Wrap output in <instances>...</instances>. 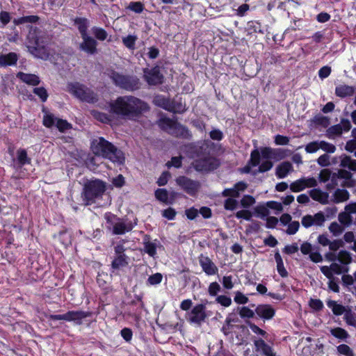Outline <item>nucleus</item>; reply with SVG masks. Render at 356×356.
Returning <instances> with one entry per match:
<instances>
[{"label": "nucleus", "instance_id": "nucleus-14", "mask_svg": "<svg viewBox=\"0 0 356 356\" xmlns=\"http://www.w3.org/2000/svg\"><path fill=\"white\" fill-rule=\"evenodd\" d=\"M81 38L83 41L79 44V49L81 51H83L84 52L87 53L88 54L92 55L96 54L97 51V41L88 35L81 36Z\"/></svg>", "mask_w": 356, "mask_h": 356}, {"label": "nucleus", "instance_id": "nucleus-10", "mask_svg": "<svg viewBox=\"0 0 356 356\" xmlns=\"http://www.w3.org/2000/svg\"><path fill=\"white\" fill-rule=\"evenodd\" d=\"M143 74L144 79L149 86H157L163 82L164 76L159 66H155L151 69L144 68Z\"/></svg>", "mask_w": 356, "mask_h": 356}, {"label": "nucleus", "instance_id": "nucleus-8", "mask_svg": "<svg viewBox=\"0 0 356 356\" xmlns=\"http://www.w3.org/2000/svg\"><path fill=\"white\" fill-rule=\"evenodd\" d=\"M211 316V312L207 310L205 304H197L188 313L186 318L191 323L200 326Z\"/></svg>", "mask_w": 356, "mask_h": 356}, {"label": "nucleus", "instance_id": "nucleus-50", "mask_svg": "<svg viewBox=\"0 0 356 356\" xmlns=\"http://www.w3.org/2000/svg\"><path fill=\"white\" fill-rule=\"evenodd\" d=\"M337 259L342 264H348L351 262L352 258L349 252L346 250H341L339 252Z\"/></svg>", "mask_w": 356, "mask_h": 356}, {"label": "nucleus", "instance_id": "nucleus-44", "mask_svg": "<svg viewBox=\"0 0 356 356\" xmlns=\"http://www.w3.org/2000/svg\"><path fill=\"white\" fill-rule=\"evenodd\" d=\"M343 319L348 325L356 327V316L350 308L345 313Z\"/></svg>", "mask_w": 356, "mask_h": 356}, {"label": "nucleus", "instance_id": "nucleus-26", "mask_svg": "<svg viewBox=\"0 0 356 356\" xmlns=\"http://www.w3.org/2000/svg\"><path fill=\"white\" fill-rule=\"evenodd\" d=\"M292 170L293 166L291 163L283 162L277 167L276 176L280 179L284 178Z\"/></svg>", "mask_w": 356, "mask_h": 356}, {"label": "nucleus", "instance_id": "nucleus-62", "mask_svg": "<svg viewBox=\"0 0 356 356\" xmlns=\"http://www.w3.org/2000/svg\"><path fill=\"white\" fill-rule=\"evenodd\" d=\"M220 289V284L216 282H213L209 284L208 293L211 296H216Z\"/></svg>", "mask_w": 356, "mask_h": 356}, {"label": "nucleus", "instance_id": "nucleus-48", "mask_svg": "<svg viewBox=\"0 0 356 356\" xmlns=\"http://www.w3.org/2000/svg\"><path fill=\"white\" fill-rule=\"evenodd\" d=\"M127 8L139 14L143 11L144 5L140 1H131Z\"/></svg>", "mask_w": 356, "mask_h": 356}, {"label": "nucleus", "instance_id": "nucleus-3", "mask_svg": "<svg viewBox=\"0 0 356 356\" xmlns=\"http://www.w3.org/2000/svg\"><path fill=\"white\" fill-rule=\"evenodd\" d=\"M190 147L194 152V155L192 156H196L197 158L192 163L195 170L198 172H210L219 167V160L213 156H209V152H206L207 145L205 143L200 146L191 145Z\"/></svg>", "mask_w": 356, "mask_h": 356}, {"label": "nucleus", "instance_id": "nucleus-37", "mask_svg": "<svg viewBox=\"0 0 356 356\" xmlns=\"http://www.w3.org/2000/svg\"><path fill=\"white\" fill-rule=\"evenodd\" d=\"M39 17L37 15H29L15 19L13 22L15 25L23 24L26 23L35 24L38 22Z\"/></svg>", "mask_w": 356, "mask_h": 356}, {"label": "nucleus", "instance_id": "nucleus-30", "mask_svg": "<svg viewBox=\"0 0 356 356\" xmlns=\"http://www.w3.org/2000/svg\"><path fill=\"white\" fill-rule=\"evenodd\" d=\"M310 197L321 203L325 204L327 202L328 195L320 189L314 188L309 191Z\"/></svg>", "mask_w": 356, "mask_h": 356}, {"label": "nucleus", "instance_id": "nucleus-59", "mask_svg": "<svg viewBox=\"0 0 356 356\" xmlns=\"http://www.w3.org/2000/svg\"><path fill=\"white\" fill-rule=\"evenodd\" d=\"M234 300L236 303L239 305H245L249 302V299L241 291H236Z\"/></svg>", "mask_w": 356, "mask_h": 356}, {"label": "nucleus", "instance_id": "nucleus-17", "mask_svg": "<svg viewBox=\"0 0 356 356\" xmlns=\"http://www.w3.org/2000/svg\"><path fill=\"white\" fill-rule=\"evenodd\" d=\"M332 162L333 163L339 162L340 167L356 171V160L351 159L350 156L346 154H343L339 158H334Z\"/></svg>", "mask_w": 356, "mask_h": 356}, {"label": "nucleus", "instance_id": "nucleus-41", "mask_svg": "<svg viewBox=\"0 0 356 356\" xmlns=\"http://www.w3.org/2000/svg\"><path fill=\"white\" fill-rule=\"evenodd\" d=\"M238 311L240 316L242 318H254L255 315V310L253 311L250 309L249 307L243 306L241 307H238Z\"/></svg>", "mask_w": 356, "mask_h": 356}, {"label": "nucleus", "instance_id": "nucleus-6", "mask_svg": "<svg viewBox=\"0 0 356 356\" xmlns=\"http://www.w3.org/2000/svg\"><path fill=\"white\" fill-rule=\"evenodd\" d=\"M109 77L115 86L124 90L132 92L140 88V79L136 75L112 71Z\"/></svg>", "mask_w": 356, "mask_h": 356}, {"label": "nucleus", "instance_id": "nucleus-21", "mask_svg": "<svg viewBox=\"0 0 356 356\" xmlns=\"http://www.w3.org/2000/svg\"><path fill=\"white\" fill-rule=\"evenodd\" d=\"M91 316V312L82 310L70 311V322L72 321L75 325H80L83 323V320Z\"/></svg>", "mask_w": 356, "mask_h": 356}, {"label": "nucleus", "instance_id": "nucleus-45", "mask_svg": "<svg viewBox=\"0 0 356 356\" xmlns=\"http://www.w3.org/2000/svg\"><path fill=\"white\" fill-rule=\"evenodd\" d=\"M137 36L129 35L128 36L122 38V43L129 49L134 50L135 49V44Z\"/></svg>", "mask_w": 356, "mask_h": 356}, {"label": "nucleus", "instance_id": "nucleus-22", "mask_svg": "<svg viewBox=\"0 0 356 356\" xmlns=\"http://www.w3.org/2000/svg\"><path fill=\"white\" fill-rule=\"evenodd\" d=\"M355 88L348 85L342 84L336 87L335 95L341 98L351 97L355 93Z\"/></svg>", "mask_w": 356, "mask_h": 356}, {"label": "nucleus", "instance_id": "nucleus-27", "mask_svg": "<svg viewBox=\"0 0 356 356\" xmlns=\"http://www.w3.org/2000/svg\"><path fill=\"white\" fill-rule=\"evenodd\" d=\"M129 264V257L127 255L115 256L111 262V268L113 270H119L125 267Z\"/></svg>", "mask_w": 356, "mask_h": 356}, {"label": "nucleus", "instance_id": "nucleus-51", "mask_svg": "<svg viewBox=\"0 0 356 356\" xmlns=\"http://www.w3.org/2000/svg\"><path fill=\"white\" fill-rule=\"evenodd\" d=\"M303 179L301 178L293 182L290 185V189L295 193L303 191L305 188Z\"/></svg>", "mask_w": 356, "mask_h": 356}, {"label": "nucleus", "instance_id": "nucleus-46", "mask_svg": "<svg viewBox=\"0 0 356 356\" xmlns=\"http://www.w3.org/2000/svg\"><path fill=\"white\" fill-rule=\"evenodd\" d=\"M260 163V152L258 149H254L251 152L250 159L248 161V164L252 166L256 167L259 165Z\"/></svg>", "mask_w": 356, "mask_h": 356}, {"label": "nucleus", "instance_id": "nucleus-25", "mask_svg": "<svg viewBox=\"0 0 356 356\" xmlns=\"http://www.w3.org/2000/svg\"><path fill=\"white\" fill-rule=\"evenodd\" d=\"M327 306L332 309L333 314L335 316H340L345 314L348 309L342 305L338 304L337 301L332 300H328L327 302Z\"/></svg>", "mask_w": 356, "mask_h": 356}, {"label": "nucleus", "instance_id": "nucleus-47", "mask_svg": "<svg viewBox=\"0 0 356 356\" xmlns=\"http://www.w3.org/2000/svg\"><path fill=\"white\" fill-rule=\"evenodd\" d=\"M163 280V275L160 273H154L150 275L147 280V285L154 286L157 285L161 282Z\"/></svg>", "mask_w": 356, "mask_h": 356}, {"label": "nucleus", "instance_id": "nucleus-36", "mask_svg": "<svg viewBox=\"0 0 356 356\" xmlns=\"http://www.w3.org/2000/svg\"><path fill=\"white\" fill-rule=\"evenodd\" d=\"M17 159L20 166L31 163V159L28 157L26 150L24 149H19L17 151Z\"/></svg>", "mask_w": 356, "mask_h": 356}, {"label": "nucleus", "instance_id": "nucleus-32", "mask_svg": "<svg viewBox=\"0 0 356 356\" xmlns=\"http://www.w3.org/2000/svg\"><path fill=\"white\" fill-rule=\"evenodd\" d=\"M176 123L177 121L172 119L164 118L159 120V126L161 129L167 131L168 134H170V131L174 129Z\"/></svg>", "mask_w": 356, "mask_h": 356}, {"label": "nucleus", "instance_id": "nucleus-2", "mask_svg": "<svg viewBox=\"0 0 356 356\" xmlns=\"http://www.w3.org/2000/svg\"><path fill=\"white\" fill-rule=\"evenodd\" d=\"M91 149L95 155L108 159L113 163L121 165L124 162V153L103 137L94 139L91 143Z\"/></svg>", "mask_w": 356, "mask_h": 356}, {"label": "nucleus", "instance_id": "nucleus-55", "mask_svg": "<svg viewBox=\"0 0 356 356\" xmlns=\"http://www.w3.org/2000/svg\"><path fill=\"white\" fill-rule=\"evenodd\" d=\"M216 302L225 307H229L232 305L231 298L225 295L218 296L216 298Z\"/></svg>", "mask_w": 356, "mask_h": 356}, {"label": "nucleus", "instance_id": "nucleus-64", "mask_svg": "<svg viewBox=\"0 0 356 356\" xmlns=\"http://www.w3.org/2000/svg\"><path fill=\"white\" fill-rule=\"evenodd\" d=\"M300 227V223L298 221H292L288 225V228L286 231L289 235L295 234Z\"/></svg>", "mask_w": 356, "mask_h": 356}, {"label": "nucleus", "instance_id": "nucleus-49", "mask_svg": "<svg viewBox=\"0 0 356 356\" xmlns=\"http://www.w3.org/2000/svg\"><path fill=\"white\" fill-rule=\"evenodd\" d=\"M57 118L51 113H47L43 118V124L48 128L55 126Z\"/></svg>", "mask_w": 356, "mask_h": 356}, {"label": "nucleus", "instance_id": "nucleus-43", "mask_svg": "<svg viewBox=\"0 0 356 356\" xmlns=\"http://www.w3.org/2000/svg\"><path fill=\"white\" fill-rule=\"evenodd\" d=\"M168 196H169L168 192L165 188H158L155 191V197H156V198L158 200H159V201H161L162 202L170 203L168 201Z\"/></svg>", "mask_w": 356, "mask_h": 356}, {"label": "nucleus", "instance_id": "nucleus-33", "mask_svg": "<svg viewBox=\"0 0 356 356\" xmlns=\"http://www.w3.org/2000/svg\"><path fill=\"white\" fill-rule=\"evenodd\" d=\"M275 261L277 264V272L280 274V275L282 277H287L288 272L284 268L282 258L278 250H277L275 253Z\"/></svg>", "mask_w": 356, "mask_h": 356}, {"label": "nucleus", "instance_id": "nucleus-7", "mask_svg": "<svg viewBox=\"0 0 356 356\" xmlns=\"http://www.w3.org/2000/svg\"><path fill=\"white\" fill-rule=\"evenodd\" d=\"M67 88L70 93L83 102L90 103L97 101L95 92L83 84L71 83L67 85Z\"/></svg>", "mask_w": 356, "mask_h": 356}, {"label": "nucleus", "instance_id": "nucleus-56", "mask_svg": "<svg viewBox=\"0 0 356 356\" xmlns=\"http://www.w3.org/2000/svg\"><path fill=\"white\" fill-rule=\"evenodd\" d=\"M339 220L341 224L344 225H349L353 222V219L350 214L346 211L339 213Z\"/></svg>", "mask_w": 356, "mask_h": 356}, {"label": "nucleus", "instance_id": "nucleus-39", "mask_svg": "<svg viewBox=\"0 0 356 356\" xmlns=\"http://www.w3.org/2000/svg\"><path fill=\"white\" fill-rule=\"evenodd\" d=\"M334 197L337 203L344 202L349 198V193L346 189H337Z\"/></svg>", "mask_w": 356, "mask_h": 356}, {"label": "nucleus", "instance_id": "nucleus-20", "mask_svg": "<svg viewBox=\"0 0 356 356\" xmlns=\"http://www.w3.org/2000/svg\"><path fill=\"white\" fill-rule=\"evenodd\" d=\"M17 77L22 82L30 86H38L40 82L39 76L34 74H27L19 72L17 74Z\"/></svg>", "mask_w": 356, "mask_h": 356}, {"label": "nucleus", "instance_id": "nucleus-42", "mask_svg": "<svg viewBox=\"0 0 356 356\" xmlns=\"http://www.w3.org/2000/svg\"><path fill=\"white\" fill-rule=\"evenodd\" d=\"M248 29L253 33H264V29L261 24L255 20H252L248 22Z\"/></svg>", "mask_w": 356, "mask_h": 356}, {"label": "nucleus", "instance_id": "nucleus-13", "mask_svg": "<svg viewBox=\"0 0 356 356\" xmlns=\"http://www.w3.org/2000/svg\"><path fill=\"white\" fill-rule=\"evenodd\" d=\"M255 313L264 321L272 319L275 315V309L268 304H261L256 307Z\"/></svg>", "mask_w": 356, "mask_h": 356}, {"label": "nucleus", "instance_id": "nucleus-5", "mask_svg": "<svg viewBox=\"0 0 356 356\" xmlns=\"http://www.w3.org/2000/svg\"><path fill=\"white\" fill-rule=\"evenodd\" d=\"M28 42L26 47L30 54L34 57L42 60H47L49 57V51L47 47V42L41 35L36 33L30 32L27 36Z\"/></svg>", "mask_w": 356, "mask_h": 356}, {"label": "nucleus", "instance_id": "nucleus-24", "mask_svg": "<svg viewBox=\"0 0 356 356\" xmlns=\"http://www.w3.org/2000/svg\"><path fill=\"white\" fill-rule=\"evenodd\" d=\"M144 251L150 257H154L156 254V244L150 241V237L145 235L143 238Z\"/></svg>", "mask_w": 356, "mask_h": 356}, {"label": "nucleus", "instance_id": "nucleus-35", "mask_svg": "<svg viewBox=\"0 0 356 356\" xmlns=\"http://www.w3.org/2000/svg\"><path fill=\"white\" fill-rule=\"evenodd\" d=\"M170 99L163 95H158L154 97L153 103L156 106L161 107L165 110L169 109Z\"/></svg>", "mask_w": 356, "mask_h": 356}, {"label": "nucleus", "instance_id": "nucleus-4", "mask_svg": "<svg viewBox=\"0 0 356 356\" xmlns=\"http://www.w3.org/2000/svg\"><path fill=\"white\" fill-rule=\"evenodd\" d=\"M106 191L104 181L95 179L85 183L81 193V198L84 205H91L98 199L102 198Z\"/></svg>", "mask_w": 356, "mask_h": 356}, {"label": "nucleus", "instance_id": "nucleus-12", "mask_svg": "<svg viewBox=\"0 0 356 356\" xmlns=\"http://www.w3.org/2000/svg\"><path fill=\"white\" fill-rule=\"evenodd\" d=\"M326 218L322 211L316 213L315 215H306L302 218V225L305 228H309L313 225L321 227L324 225Z\"/></svg>", "mask_w": 356, "mask_h": 356}, {"label": "nucleus", "instance_id": "nucleus-19", "mask_svg": "<svg viewBox=\"0 0 356 356\" xmlns=\"http://www.w3.org/2000/svg\"><path fill=\"white\" fill-rule=\"evenodd\" d=\"M170 134L176 137H180L186 139H190L192 137V134L189 129L186 127L177 122L175 125L174 129L170 131Z\"/></svg>", "mask_w": 356, "mask_h": 356}, {"label": "nucleus", "instance_id": "nucleus-52", "mask_svg": "<svg viewBox=\"0 0 356 356\" xmlns=\"http://www.w3.org/2000/svg\"><path fill=\"white\" fill-rule=\"evenodd\" d=\"M33 93L38 96L42 102H45L48 98V93L44 87H38L33 88Z\"/></svg>", "mask_w": 356, "mask_h": 356}, {"label": "nucleus", "instance_id": "nucleus-31", "mask_svg": "<svg viewBox=\"0 0 356 356\" xmlns=\"http://www.w3.org/2000/svg\"><path fill=\"white\" fill-rule=\"evenodd\" d=\"M104 218L106 220V229L112 232L115 224L119 220V217L111 212H106L104 213Z\"/></svg>", "mask_w": 356, "mask_h": 356}, {"label": "nucleus", "instance_id": "nucleus-18", "mask_svg": "<svg viewBox=\"0 0 356 356\" xmlns=\"http://www.w3.org/2000/svg\"><path fill=\"white\" fill-rule=\"evenodd\" d=\"M247 188V184L243 181H239L234 184V187L232 188H225L222 193V195L223 197H238L240 195V192H243Z\"/></svg>", "mask_w": 356, "mask_h": 356}, {"label": "nucleus", "instance_id": "nucleus-60", "mask_svg": "<svg viewBox=\"0 0 356 356\" xmlns=\"http://www.w3.org/2000/svg\"><path fill=\"white\" fill-rule=\"evenodd\" d=\"M329 230L334 236H337L343 232V229L337 222H333L330 225Z\"/></svg>", "mask_w": 356, "mask_h": 356}, {"label": "nucleus", "instance_id": "nucleus-29", "mask_svg": "<svg viewBox=\"0 0 356 356\" xmlns=\"http://www.w3.org/2000/svg\"><path fill=\"white\" fill-rule=\"evenodd\" d=\"M18 60L17 54L11 52L0 56V65L8 66L15 65Z\"/></svg>", "mask_w": 356, "mask_h": 356}, {"label": "nucleus", "instance_id": "nucleus-40", "mask_svg": "<svg viewBox=\"0 0 356 356\" xmlns=\"http://www.w3.org/2000/svg\"><path fill=\"white\" fill-rule=\"evenodd\" d=\"M92 32L95 38L100 41H104L108 36L107 32L102 28L94 26L92 28Z\"/></svg>", "mask_w": 356, "mask_h": 356}, {"label": "nucleus", "instance_id": "nucleus-16", "mask_svg": "<svg viewBox=\"0 0 356 356\" xmlns=\"http://www.w3.org/2000/svg\"><path fill=\"white\" fill-rule=\"evenodd\" d=\"M134 225L131 221H128L122 218H119V220L115 224V227L112 231L114 235H122L132 230Z\"/></svg>", "mask_w": 356, "mask_h": 356}, {"label": "nucleus", "instance_id": "nucleus-11", "mask_svg": "<svg viewBox=\"0 0 356 356\" xmlns=\"http://www.w3.org/2000/svg\"><path fill=\"white\" fill-rule=\"evenodd\" d=\"M320 149L327 153H334L336 147L333 144L324 140H315L308 143L305 147L306 152L309 154L315 153Z\"/></svg>", "mask_w": 356, "mask_h": 356}, {"label": "nucleus", "instance_id": "nucleus-61", "mask_svg": "<svg viewBox=\"0 0 356 356\" xmlns=\"http://www.w3.org/2000/svg\"><path fill=\"white\" fill-rule=\"evenodd\" d=\"M255 203L254 198L249 195H244L241 200V204L243 207L248 208Z\"/></svg>", "mask_w": 356, "mask_h": 356}, {"label": "nucleus", "instance_id": "nucleus-54", "mask_svg": "<svg viewBox=\"0 0 356 356\" xmlns=\"http://www.w3.org/2000/svg\"><path fill=\"white\" fill-rule=\"evenodd\" d=\"M93 115L97 120L103 123L107 124L111 121V116L104 113L94 111Z\"/></svg>", "mask_w": 356, "mask_h": 356}, {"label": "nucleus", "instance_id": "nucleus-58", "mask_svg": "<svg viewBox=\"0 0 356 356\" xmlns=\"http://www.w3.org/2000/svg\"><path fill=\"white\" fill-rule=\"evenodd\" d=\"M55 126L58 128V129L63 132L71 128V125L70 123L67 122V120L59 119L57 118Z\"/></svg>", "mask_w": 356, "mask_h": 356}, {"label": "nucleus", "instance_id": "nucleus-34", "mask_svg": "<svg viewBox=\"0 0 356 356\" xmlns=\"http://www.w3.org/2000/svg\"><path fill=\"white\" fill-rule=\"evenodd\" d=\"M167 111L173 113H183L186 111V106L180 101L170 100L169 109Z\"/></svg>", "mask_w": 356, "mask_h": 356}, {"label": "nucleus", "instance_id": "nucleus-9", "mask_svg": "<svg viewBox=\"0 0 356 356\" xmlns=\"http://www.w3.org/2000/svg\"><path fill=\"white\" fill-rule=\"evenodd\" d=\"M175 181L177 184L191 196H195L201 187L199 181L193 180L186 176H179Z\"/></svg>", "mask_w": 356, "mask_h": 356}, {"label": "nucleus", "instance_id": "nucleus-23", "mask_svg": "<svg viewBox=\"0 0 356 356\" xmlns=\"http://www.w3.org/2000/svg\"><path fill=\"white\" fill-rule=\"evenodd\" d=\"M337 175L338 176L339 180H340V185L341 186H347L348 187L352 186L353 180L352 177L353 175L350 172L347 171L343 169L339 170L337 172Z\"/></svg>", "mask_w": 356, "mask_h": 356}, {"label": "nucleus", "instance_id": "nucleus-28", "mask_svg": "<svg viewBox=\"0 0 356 356\" xmlns=\"http://www.w3.org/2000/svg\"><path fill=\"white\" fill-rule=\"evenodd\" d=\"M74 25L77 26L81 36L87 35V31L89 27L88 19L84 17H76L74 19Z\"/></svg>", "mask_w": 356, "mask_h": 356}, {"label": "nucleus", "instance_id": "nucleus-57", "mask_svg": "<svg viewBox=\"0 0 356 356\" xmlns=\"http://www.w3.org/2000/svg\"><path fill=\"white\" fill-rule=\"evenodd\" d=\"M339 354L346 356H354V353L352 349L346 344H341L337 348Z\"/></svg>", "mask_w": 356, "mask_h": 356}, {"label": "nucleus", "instance_id": "nucleus-53", "mask_svg": "<svg viewBox=\"0 0 356 356\" xmlns=\"http://www.w3.org/2000/svg\"><path fill=\"white\" fill-rule=\"evenodd\" d=\"M342 134V128L341 124H336L329 127L327 130V135L329 137H334Z\"/></svg>", "mask_w": 356, "mask_h": 356}, {"label": "nucleus", "instance_id": "nucleus-15", "mask_svg": "<svg viewBox=\"0 0 356 356\" xmlns=\"http://www.w3.org/2000/svg\"><path fill=\"white\" fill-rule=\"evenodd\" d=\"M199 263L202 270L207 275H213L217 274L218 268L209 257L201 254L199 257Z\"/></svg>", "mask_w": 356, "mask_h": 356}, {"label": "nucleus", "instance_id": "nucleus-1", "mask_svg": "<svg viewBox=\"0 0 356 356\" xmlns=\"http://www.w3.org/2000/svg\"><path fill=\"white\" fill-rule=\"evenodd\" d=\"M111 111L124 119L136 120L149 110L145 102L132 95L118 97L110 104Z\"/></svg>", "mask_w": 356, "mask_h": 356}, {"label": "nucleus", "instance_id": "nucleus-38", "mask_svg": "<svg viewBox=\"0 0 356 356\" xmlns=\"http://www.w3.org/2000/svg\"><path fill=\"white\" fill-rule=\"evenodd\" d=\"M330 333L334 337L341 340H346L349 337L348 332L341 327H335L330 330Z\"/></svg>", "mask_w": 356, "mask_h": 356}, {"label": "nucleus", "instance_id": "nucleus-63", "mask_svg": "<svg viewBox=\"0 0 356 356\" xmlns=\"http://www.w3.org/2000/svg\"><path fill=\"white\" fill-rule=\"evenodd\" d=\"M309 305L312 309L316 312L322 310L324 307L323 302L320 299H311Z\"/></svg>", "mask_w": 356, "mask_h": 356}]
</instances>
